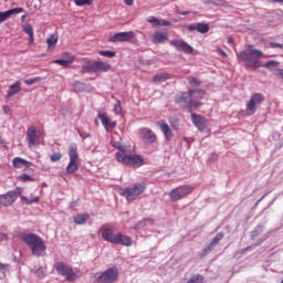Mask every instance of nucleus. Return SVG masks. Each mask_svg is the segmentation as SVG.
I'll use <instances>...</instances> for the list:
<instances>
[{
    "instance_id": "f257e3e1",
    "label": "nucleus",
    "mask_w": 283,
    "mask_h": 283,
    "mask_svg": "<svg viewBox=\"0 0 283 283\" xmlns=\"http://www.w3.org/2000/svg\"><path fill=\"white\" fill-rule=\"evenodd\" d=\"M195 94H198L199 98H205L207 92H205L203 90H189L188 92L179 93L176 96V103L178 105H184L185 107H188L190 112L191 109L202 107V103L195 99Z\"/></svg>"
},
{
    "instance_id": "f03ea898",
    "label": "nucleus",
    "mask_w": 283,
    "mask_h": 283,
    "mask_svg": "<svg viewBox=\"0 0 283 283\" xmlns=\"http://www.w3.org/2000/svg\"><path fill=\"white\" fill-rule=\"evenodd\" d=\"M273 55H264V53L258 49L243 50L238 54V59L244 63L247 67H262L260 59H271Z\"/></svg>"
},
{
    "instance_id": "7ed1b4c3",
    "label": "nucleus",
    "mask_w": 283,
    "mask_h": 283,
    "mask_svg": "<svg viewBox=\"0 0 283 283\" xmlns=\"http://www.w3.org/2000/svg\"><path fill=\"white\" fill-rule=\"evenodd\" d=\"M21 240L24 242V244H27V247H29V249H31V253L35 258H43V255H45L48 247H45V241H43L38 234H23Z\"/></svg>"
},
{
    "instance_id": "20e7f679",
    "label": "nucleus",
    "mask_w": 283,
    "mask_h": 283,
    "mask_svg": "<svg viewBox=\"0 0 283 283\" xmlns=\"http://www.w3.org/2000/svg\"><path fill=\"white\" fill-rule=\"evenodd\" d=\"M102 238L105 242H111V244H120L122 247H132L134 244L132 237L120 232L114 234V229L107 227H102Z\"/></svg>"
},
{
    "instance_id": "39448f33",
    "label": "nucleus",
    "mask_w": 283,
    "mask_h": 283,
    "mask_svg": "<svg viewBox=\"0 0 283 283\" xmlns=\"http://www.w3.org/2000/svg\"><path fill=\"white\" fill-rule=\"evenodd\" d=\"M115 158L117 163H120L125 167H133V169H138L145 165V159L140 155H124L122 153H116Z\"/></svg>"
},
{
    "instance_id": "423d86ee",
    "label": "nucleus",
    "mask_w": 283,
    "mask_h": 283,
    "mask_svg": "<svg viewBox=\"0 0 283 283\" xmlns=\"http://www.w3.org/2000/svg\"><path fill=\"white\" fill-rule=\"evenodd\" d=\"M145 189H147V184L137 182L133 187L119 189V193L120 196H125L128 202H132L136 200L138 196H143V193H145Z\"/></svg>"
},
{
    "instance_id": "0eeeda50",
    "label": "nucleus",
    "mask_w": 283,
    "mask_h": 283,
    "mask_svg": "<svg viewBox=\"0 0 283 283\" xmlns=\"http://www.w3.org/2000/svg\"><path fill=\"white\" fill-rule=\"evenodd\" d=\"M53 269L59 275L65 277L67 282H76L78 280V273L74 272L71 265L63 263V261H57L54 263Z\"/></svg>"
},
{
    "instance_id": "6e6552de",
    "label": "nucleus",
    "mask_w": 283,
    "mask_h": 283,
    "mask_svg": "<svg viewBox=\"0 0 283 283\" xmlns=\"http://www.w3.org/2000/svg\"><path fill=\"white\" fill-rule=\"evenodd\" d=\"M82 70L87 73L109 72V70H112V65L103 61H86L82 65Z\"/></svg>"
},
{
    "instance_id": "1a4fd4ad",
    "label": "nucleus",
    "mask_w": 283,
    "mask_h": 283,
    "mask_svg": "<svg viewBox=\"0 0 283 283\" xmlns=\"http://www.w3.org/2000/svg\"><path fill=\"white\" fill-rule=\"evenodd\" d=\"M70 163L66 166V174H76L78 171V147L73 144L69 147Z\"/></svg>"
},
{
    "instance_id": "9d476101",
    "label": "nucleus",
    "mask_w": 283,
    "mask_h": 283,
    "mask_svg": "<svg viewBox=\"0 0 283 283\" xmlns=\"http://www.w3.org/2000/svg\"><path fill=\"white\" fill-rule=\"evenodd\" d=\"M94 277L97 283H114L118 280V269L109 268L104 272H97Z\"/></svg>"
},
{
    "instance_id": "9b49d317",
    "label": "nucleus",
    "mask_w": 283,
    "mask_h": 283,
    "mask_svg": "<svg viewBox=\"0 0 283 283\" xmlns=\"http://www.w3.org/2000/svg\"><path fill=\"white\" fill-rule=\"evenodd\" d=\"M191 193H193L192 186H179L169 192V198L172 202H178V200H182V198H187V196H191Z\"/></svg>"
},
{
    "instance_id": "f8f14e48",
    "label": "nucleus",
    "mask_w": 283,
    "mask_h": 283,
    "mask_svg": "<svg viewBox=\"0 0 283 283\" xmlns=\"http://www.w3.org/2000/svg\"><path fill=\"white\" fill-rule=\"evenodd\" d=\"M262 103H264V95H262V93L253 94L245 105L247 115L253 116V114H255V107L262 105Z\"/></svg>"
},
{
    "instance_id": "ddd939ff",
    "label": "nucleus",
    "mask_w": 283,
    "mask_h": 283,
    "mask_svg": "<svg viewBox=\"0 0 283 283\" xmlns=\"http://www.w3.org/2000/svg\"><path fill=\"white\" fill-rule=\"evenodd\" d=\"M135 36L136 34H134V31L118 32L114 35H111L108 41L109 43H129V41H133Z\"/></svg>"
},
{
    "instance_id": "4468645a",
    "label": "nucleus",
    "mask_w": 283,
    "mask_h": 283,
    "mask_svg": "<svg viewBox=\"0 0 283 283\" xmlns=\"http://www.w3.org/2000/svg\"><path fill=\"white\" fill-rule=\"evenodd\" d=\"M27 142L29 147H34L41 143V133L36 130V127L31 126L27 130Z\"/></svg>"
},
{
    "instance_id": "2eb2a0df",
    "label": "nucleus",
    "mask_w": 283,
    "mask_h": 283,
    "mask_svg": "<svg viewBox=\"0 0 283 283\" xmlns=\"http://www.w3.org/2000/svg\"><path fill=\"white\" fill-rule=\"evenodd\" d=\"M170 45H172V48H176V50H178L179 52H185L186 54L193 53V48L182 40H171Z\"/></svg>"
},
{
    "instance_id": "dca6fc26",
    "label": "nucleus",
    "mask_w": 283,
    "mask_h": 283,
    "mask_svg": "<svg viewBox=\"0 0 283 283\" xmlns=\"http://www.w3.org/2000/svg\"><path fill=\"white\" fill-rule=\"evenodd\" d=\"M261 67H266V70H272V67H274V76L283 81V69H280V62L270 60L264 64L261 63Z\"/></svg>"
},
{
    "instance_id": "f3484780",
    "label": "nucleus",
    "mask_w": 283,
    "mask_h": 283,
    "mask_svg": "<svg viewBox=\"0 0 283 283\" xmlns=\"http://www.w3.org/2000/svg\"><path fill=\"white\" fill-rule=\"evenodd\" d=\"M190 116H191L192 124L195 125V127H197V129H199V132H205V129H207V123H208L207 118L196 113H192Z\"/></svg>"
},
{
    "instance_id": "a211bd4d",
    "label": "nucleus",
    "mask_w": 283,
    "mask_h": 283,
    "mask_svg": "<svg viewBox=\"0 0 283 283\" xmlns=\"http://www.w3.org/2000/svg\"><path fill=\"white\" fill-rule=\"evenodd\" d=\"M157 126L159 127L160 132H163L165 140L169 143L174 138V132L171 130V127H169V124H167L165 120L157 122Z\"/></svg>"
},
{
    "instance_id": "6ab92c4d",
    "label": "nucleus",
    "mask_w": 283,
    "mask_h": 283,
    "mask_svg": "<svg viewBox=\"0 0 283 283\" xmlns=\"http://www.w3.org/2000/svg\"><path fill=\"white\" fill-rule=\"evenodd\" d=\"M169 39L167 29L156 30L153 34V43H165Z\"/></svg>"
},
{
    "instance_id": "aec40b11",
    "label": "nucleus",
    "mask_w": 283,
    "mask_h": 283,
    "mask_svg": "<svg viewBox=\"0 0 283 283\" xmlns=\"http://www.w3.org/2000/svg\"><path fill=\"white\" fill-rule=\"evenodd\" d=\"M186 28L188 32H195V30H197V32H199L200 34H207V32H209L210 30L209 23H205V22L189 24Z\"/></svg>"
},
{
    "instance_id": "412c9836",
    "label": "nucleus",
    "mask_w": 283,
    "mask_h": 283,
    "mask_svg": "<svg viewBox=\"0 0 283 283\" xmlns=\"http://www.w3.org/2000/svg\"><path fill=\"white\" fill-rule=\"evenodd\" d=\"M98 118H99L104 129H106V132H111L112 129H115L116 122L112 120V118H109V116H107V114L101 113V114H98Z\"/></svg>"
},
{
    "instance_id": "4be33fe9",
    "label": "nucleus",
    "mask_w": 283,
    "mask_h": 283,
    "mask_svg": "<svg viewBox=\"0 0 283 283\" xmlns=\"http://www.w3.org/2000/svg\"><path fill=\"white\" fill-rule=\"evenodd\" d=\"M139 134L142 136V140L149 143L150 145L158 140V137L154 134V132L149 128H140Z\"/></svg>"
},
{
    "instance_id": "5701e85b",
    "label": "nucleus",
    "mask_w": 283,
    "mask_h": 283,
    "mask_svg": "<svg viewBox=\"0 0 283 283\" xmlns=\"http://www.w3.org/2000/svg\"><path fill=\"white\" fill-rule=\"evenodd\" d=\"M63 56L65 60H54L52 63H55V65H62V67H69V65H72V63L76 61V57L71 53H63Z\"/></svg>"
},
{
    "instance_id": "b1692460",
    "label": "nucleus",
    "mask_w": 283,
    "mask_h": 283,
    "mask_svg": "<svg viewBox=\"0 0 283 283\" xmlns=\"http://www.w3.org/2000/svg\"><path fill=\"white\" fill-rule=\"evenodd\" d=\"M12 165L15 169H23V168L28 169V167H32L31 161H28L21 157L13 158Z\"/></svg>"
},
{
    "instance_id": "393cba45",
    "label": "nucleus",
    "mask_w": 283,
    "mask_h": 283,
    "mask_svg": "<svg viewBox=\"0 0 283 283\" xmlns=\"http://www.w3.org/2000/svg\"><path fill=\"white\" fill-rule=\"evenodd\" d=\"M20 12H23V8H14L4 12L0 11V23H3V21L10 19L12 14H20Z\"/></svg>"
},
{
    "instance_id": "a878e982",
    "label": "nucleus",
    "mask_w": 283,
    "mask_h": 283,
    "mask_svg": "<svg viewBox=\"0 0 283 283\" xmlns=\"http://www.w3.org/2000/svg\"><path fill=\"white\" fill-rule=\"evenodd\" d=\"M14 197L8 192L7 195H0V209L2 207H11V205H14Z\"/></svg>"
},
{
    "instance_id": "bb28decb",
    "label": "nucleus",
    "mask_w": 283,
    "mask_h": 283,
    "mask_svg": "<svg viewBox=\"0 0 283 283\" xmlns=\"http://www.w3.org/2000/svg\"><path fill=\"white\" fill-rule=\"evenodd\" d=\"M221 240H224V232H219L210 242L209 247L205 249V253L208 251H211L213 247H217V244H220Z\"/></svg>"
},
{
    "instance_id": "cd10ccee",
    "label": "nucleus",
    "mask_w": 283,
    "mask_h": 283,
    "mask_svg": "<svg viewBox=\"0 0 283 283\" xmlns=\"http://www.w3.org/2000/svg\"><path fill=\"white\" fill-rule=\"evenodd\" d=\"M19 92H21V82L18 81L14 84L9 86L7 98H11V96L19 94Z\"/></svg>"
},
{
    "instance_id": "c85d7f7f",
    "label": "nucleus",
    "mask_w": 283,
    "mask_h": 283,
    "mask_svg": "<svg viewBox=\"0 0 283 283\" xmlns=\"http://www.w3.org/2000/svg\"><path fill=\"white\" fill-rule=\"evenodd\" d=\"M165 81H169V74L167 73L157 74L153 77V83L156 85L165 83Z\"/></svg>"
},
{
    "instance_id": "c756f323",
    "label": "nucleus",
    "mask_w": 283,
    "mask_h": 283,
    "mask_svg": "<svg viewBox=\"0 0 283 283\" xmlns=\"http://www.w3.org/2000/svg\"><path fill=\"white\" fill-rule=\"evenodd\" d=\"M90 220V214L88 213H80L74 217V222L75 224H85Z\"/></svg>"
},
{
    "instance_id": "7c9ffc66",
    "label": "nucleus",
    "mask_w": 283,
    "mask_h": 283,
    "mask_svg": "<svg viewBox=\"0 0 283 283\" xmlns=\"http://www.w3.org/2000/svg\"><path fill=\"white\" fill-rule=\"evenodd\" d=\"M46 43L49 50H54V46L56 45V43H59V35L52 34L50 38L46 39Z\"/></svg>"
},
{
    "instance_id": "2f4dec72",
    "label": "nucleus",
    "mask_w": 283,
    "mask_h": 283,
    "mask_svg": "<svg viewBox=\"0 0 283 283\" xmlns=\"http://www.w3.org/2000/svg\"><path fill=\"white\" fill-rule=\"evenodd\" d=\"M146 224H154V219L151 218H146L143 219L142 221H138L137 224L135 226V229H145Z\"/></svg>"
},
{
    "instance_id": "473e14b6",
    "label": "nucleus",
    "mask_w": 283,
    "mask_h": 283,
    "mask_svg": "<svg viewBox=\"0 0 283 283\" xmlns=\"http://www.w3.org/2000/svg\"><path fill=\"white\" fill-rule=\"evenodd\" d=\"M203 282H205V276L200 274H196V275H192L187 283H203Z\"/></svg>"
},
{
    "instance_id": "72a5a7b5",
    "label": "nucleus",
    "mask_w": 283,
    "mask_h": 283,
    "mask_svg": "<svg viewBox=\"0 0 283 283\" xmlns=\"http://www.w3.org/2000/svg\"><path fill=\"white\" fill-rule=\"evenodd\" d=\"M113 147L115 149H118L117 154H123L124 156H126V151H127V147H125L124 145H120V143H114Z\"/></svg>"
},
{
    "instance_id": "f704fd0d",
    "label": "nucleus",
    "mask_w": 283,
    "mask_h": 283,
    "mask_svg": "<svg viewBox=\"0 0 283 283\" xmlns=\"http://www.w3.org/2000/svg\"><path fill=\"white\" fill-rule=\"evenodd\" d=\"M147 22L151 23L153 28H159L160 19L151 15V17L147 18Z\"/></svg>"
},
{
    "instance_id": "c9c22d12",
    "label": "nucleus",
    "mask_w": 283,
    "mask_h": 283,
    "mask_svg": "<svg viewBox=\"0 0 283 283\" xmlns=\"http://www.w3.org/2000/svg\"><path fill=\"white\" fill-rule=\"evenodd\" d=\"M188 81L191 87H200L201 85V82L198 80V77L191 76V77H188Z\"/></svg>"
},
{
    "instance_id": "e433bc0d",
    "label": "nucleus",
    "mask_w": 283,
    "mask_h": 283,
    "mask_svg": "<svg viewBox=\"0 0 283 283\" xmlns=\"http://www.w3.org/2000/svg\"><path fill=\"white\" fill-rule=\"evenodd\" d=\"M99 56H106L107 59H114L116 52L114 51H98Z\"/></svg>"
},
{
    "instance_id": "4c0bfd02",
    "label": "nucleus",
    "mask_w": 283,
    "mask_h": 283,
    "mask_svg": "<svg viewBox=\"0 0 283 283\" xmlns=\"http://www.w3.org/2000/svg\"><path fill=\"white\" fill-rule=\"evenodd\" d=\"M9 193L13 197V200L15 201L17 197L23 193V188L18 187L14 189V191H9Z\"/></svg>"
},
{
    "instance_id": "58836bf2",
    "label": "nucleus",
    "mask_w": 283,
    "mask_h": 283,
    "mask_svg": "<svg viewBox=\"0 0 283 283\" xmlns=\"http://www.w3.org/2000/svg\"><path fill=\"white\" fill-rule=\"evenodd\" d=\"M61 158H63V154H61V153H54L50 156L51 163H59V160H61Z\"/></svg>"
},
{
    "instance_id": "ea45409f",
    "label": "nucleus",
    "mask_w": 283,
    "mask_h": 283,
    "mask_svg": "<svg viewBox=\"0 0 283 283\" xmlns=\"http://www.w3.org/2000/svg\"><path fill=\"white\" fill-rule=\"evenodd\" d=\"M22 182H34V178L30 175H21L18 177Z\"/></svg>"
},
{
    "instance_id": "a19ab883",
    "label": "nucleus",
    "mask_w": 283,
    "mask_h": 283,
    "mask_svg": "<svg viewBox=\"0 0 283 283\" xmlns=\"http://www.w3.org/2000/svg\"><path fill=\"white\" fill-rule=\"evenodd\" d=\"M75 6L83 7V6H92V0H73Z\"/></svg>"
},
{
    "instance_id": "79ce46f5",
    "label": "nucleus",
    "mask_w": 283,
    "mask_h": 283,
    "mask_svg": "<svg viewBox=\"0 0 283 283\" xmlns=\"http://www.w3.org/2000/svg\"><path fill=\"white\" fill-rule=\"evenodd\" d=\"M23 32H25V34H28V36L34 34V29L32 28V25L27 24L23 27Z\"/></svg>"
},
{
    "instance_id": "37998d69",
    "label": "nucleus",
    "mask_w": 283,
    "mask_h": 283,
    "mask_svg": "<svg viewBox=\"0 0 283 283\" xmlns=\"http://www.w3.org/2000/svg\"><path fill=\"white\" fill-rule=\"evenodd\" d=\"M122 112H123V106L120 105V101H117L114 105V113L122 114Z\"/></svg>"
},
{
    "instance_id": "c03bdc74",
    "label": "nucleus",
    "mask_w": 283,
    "mask_h": 283,
    "mask_svg": "<svg viewBox=\"0 0 283 283\" xmlns=\"http://www.w3.org/2000/svg\"><path fill=\"white\" fill-rule=\"evenodd\" d=\"M39 81H41V77H33V78L24 80V84L34 85V83H39Z\"/></svg>"
},
{
    "instance_id": "a18cd8bd",
    "label": "nucleus",
    "mask_w": 283,
    "mask_h": 283,
    "mask_svg": "<svg viewBox=\"0 0 283 283\" xmlns=\"http://www.w3.org/2000/svg\"><path fill=\"white\" fill-rule=\"evenodd\" d=\"M22 200H24L27 205H34L39 202V197H34L33 199H28V197H22Z\"/></svg>"
},
{
    "instance_id": "49530a36",
    "label": "nucleus",
    "mask_w": 283,
    "mask_h": 283,
    "mask_svg": "<svg viewBox=\"0 0 283 283\" xmlns=\"http://www.w3.org/2000/svg\"><path fill=\"white\" fill-rule=\"evenodd\" d=\"M171 25V22L169 20H159V28H167Z\"/></svg>"
},
{
    "instance_id": "de8ad7c7",
    "label": "nucleus",
    "mask_w": 283,
    "mask_h": 283,
    "mask_svg": "<svg viewBox=\"0 0 283 283\" xmlns=\"http://www.w3.org/2000/svg\"><path fill=\"white\" fill-rule=\"evenodd\" d=\"M35 275H36V277H45V272H43V268H39L35 271Z\"/></svg>"
},
{
    "instance_id": "09e8293b",
    "label": "nucleus",
    "mask_w": 283,
    "mask_h": 283,
    "mask_svg": "<svg viewBox=\"0 0 283 283\" xmlns=\"http://www.w3.org/2000/svg\"><path fill=\"white\" fill-rule=\"evenodd\" d=\"M269 48H280L281 50H283V45L280 43H275V42H270L269 43Z\"/></svg>"
},
{
    "instance_id": "8fccbe9b",
    "label": "nucleus",
    "mask_w": 283,
    "mask_h": 283,
    "mask_svg": "<svg viewBox=\"0 0 283 283\" xmlns=\"http://www.w3.org/2000/svg\"><path fill=\"white\" fill-rule=\"evenodd\" d=\"M7 269H8V264L0 262V273H6Z\"/></svg>"
},
{
    "instance_id": "3c124183",
    "label": "nucleus",
    "mask_w": 283,
    "mask_h": 283,
    "mask_svg": "<svg viewBox=\"0 0 283 283\" xmlns=\"http://www.w3.org/2000/svg\"><path fill=\"white\" fill-rule=\"evenodd\" d=\"M176 12H177V14H181L182 17H187V14H190L189 11H182L180 9H177Z\"/></svg>"
},
{
    "instance_id": "603ef678",
    "label": "nucleus",
    "mask_w": 283,
    "mask_h": 283,
    "mask_svg": "<svg viewBox=\"0 0 283 283\" xmlns=\"http://www.w3.org/2000/svg\"><path fill=\"white\" fill-rule=\"evenodd\" d=\"M8 240V234L0 233V242H6Z\"/></svg>"
},
{
    "instance_id": "864d4df0",
    "label": "nucleus",
    "mask_w": 283,
    "mask_h": 283,
    "mask_svg": "<svg viewBox=\"0 0 283 283\" xmlns=\"http://www.w3.org/2000/svg\"><path fill=\"white\" fill-rule=\"evenodd\" d=\"M210 160H211L212 163H216V160H218V154H216V153L211 154Z\"/></svg>"
},
{
    "instance_id": "5fc2aeb1",
    "label": "nucleus",
    "mask_w": 283,
    "mask_h": 283,
    "mask_svg": "<svg viewBox=\"0 0 283 283\" xmlns=\"http://www.w3.org/2000/svg\"><path fill=\"white\" fill-rule=\"evenodd\" d=\"M170 125H171V128L175 129L176 132H178V129L180 128L178 123H170Z\"/></svg>"
},
{
    "instance_id": "6e6d98bb",
    "label": "nucleus",
    "mask_w": 283,
    "mask_h": 283,
    "mask_svg": "<svg viewBox=\"0 0 283 283\" xmlns=\"http://www.w3.org/2000/svg\"><path fill=\"white\" fill-rule=\"evenodd\" d=\"M81 138H90V133H80Z\"/></svg>"
},
{
    "instance_id": "4d7b16f0",
    "label": "nucleus",
    "mask_w": 283,
    "mask_h": 283,
    "mask_svg": "<svg viewBox=\"0 0 283 283\" xmlns=\"http://www.w3.org/2000/svg\"><path fill=\"white\" fill-rule=\"evenodd\" d=\"M126 6H134V0H124Z\"/></svg>"
},
{
    "instance_id": "13d9d810",
    "label": "nucleus",
    "mask_w": 283,
    "mask_h": 283,
    "mask_svg": "<svg viewBox=\"0 0 283 283\" xmlns=\"http://www.w3.org/2000/svg\"><path fill=\"white\" fill-rule=\"evenodd\" d=\"M4 114H10V106H3Z\"/></svg>"
},
{
    "instance_id": "bf43d9fd",
    "label": "nucleus",
    "mask_w": 283,
    "mask_h": 283,
    "mask_svg": "<svg viewBox=\"0 0 283 283\" xmlns=\"http://www.w3.org/2000/svg\"><path fill=\"white\" fill-rule=\"evenodd\" d=\"M218 52L221 54V56H227V52H224V50L218 49Z\"/></svg>"
},
{
    "instance_id": "052dcab7",
    "label": "nucleus",
    "mask_w": 283,
    "mask_h": 283,
    "mask_svg": "<svg viewBox=\"0 0 283 283\" xmlns=\"http://www.w3.org/2000/svg\"><path fill=\"white\" fill-rule=\"evenodd\" d=\"M193 96H195L193 99H195V101H198V103H200V101H202V98H200V95L195 94Z\"/></svg>"
},
{
    "instance_id": "680f3d73",
    "label": "nucleus",
    "mask_w": 283,
    "mask_h": 283,
    "mask_svg": "<svg viewBox=\"0 0 283 283\" xmlns=\"http://www.w3.org/2000/svg\"><path fill=\"white\" fill-rule=\"evenodd\" d=\"M29 41H30V43H34V33L29 35Z\"/></svg>"
},
{
    "instance_id": "e2e57ef3",
    "label": "nucleus",
    "mask_w": 283,
    "mask_h": 283,
    "mask_svg": "<svg viewBox=\"0 0 283 283\" xmlns=\"http://www.w3.org/2000/svg\"><path fill=\"white\" fill-rule=\"evenodd\" d=\"M233 40L231 38L228 39V43H232Z\"/></svg>"
},
{
    "instance_id": "0e129e2a",
    "label": "nucleus",
    "mask_w": 283,
    "mask_h": 283,
    "mask_svg": "<svg viewBox=\"0 0 283 283\" xmlns=\"http://www.w3.org/2000/svg\"><path fill=\"white\" fill-rule=\"evenodd\" d=\"M22 19H25V15H22Z\"/></svg>"
},
{
    "instance_id": "69168bd1",
    "label": "nucleus",
    "mask_w": 283,
    "mask_h": 283,
    "mask_svg": "<svg viewBox=\"0 0 283 283\" xmlns=\"http://www.w3.org/2000/svg\"><path fill=\"white\" fill-rule=\"evenodd\" d=\"M281 283H283V280L281 281Z\"/></svg>"
}]
</instances>
